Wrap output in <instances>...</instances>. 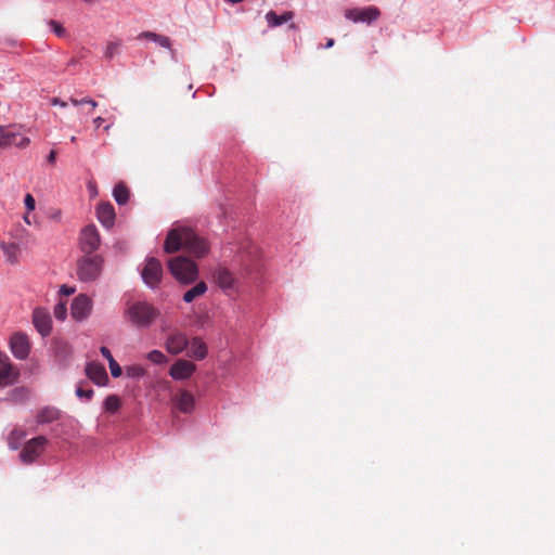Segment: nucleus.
Wrapping results in <instances>:
<instances>
[{
	"label": "nucleus",
	"mask_w": 555,
	"mask_h": 555,
	"mask_svg": "<svg viewBox=\"0 0 555 555\" xmlns=\"http://www.w3.org/2000/svg\"><path fill=\"white\" fill-rule=\"evenodd\" d=\"M181 248H185L197 258L206 256L209 251L206 240L197 236L192 229L186 227H177L170 230L164 244V250L167 254L176 253Z\"/></svg>",
	"instance_id": "f257e3e1"
},
{
	"label": "nucleus",
	"mask_w": 555,
	"mask_h": 555,
	"mask_svg": "<svg viewBox=\"0 0 555 555\" xmlns=\"http://www.w3.org/2000/svg\"><path fill=\"white\" fill-rule=\"evenodd\" d=\"M159 315V311L146 301L128 304L124 311L125 319L137 327H149Z\"/></svg>",
	"instance_id": "f03ea898"
},
{
	"label": "nucleus",
	"mask_w": 555,
	"mask_h": 555,
	"mask_svg": "<svg viewBox=\"0 0 555 555\" xmlns=\"http://www.w3.org/2000/svg\"><path fill=\"white\" fill-rule=\"evenodd\" d=\"M168 269L172 276L182 284L195 282L198 276L197 264L183 256L170 259L168 262Z\"/></svg>",
	"instance_id": "7ed1b4c3"
},
{
	"label": "nucleus",
	"mask_w": 555,
	"mask_h": 555,
	"mask_svg": "<svg viewBox=\"0 0 555 555\" xmlns=\"http://www.w3.org/2000/svg\"><path fill=\"white\" fill-rule=\"evenodd\" d=\"M104 260L100 255H85L77 262V276L82 282L96 280L103 269Z\"/></svg>",
	"instance_id": "20e7f679"
},
{
	"label": "nucleus",
	"mask_w": 555,
	"mask_h": 555,
	"mask_svg": "<svg viewBox=\"0 0 555 555\" xmlns=\"http://www.w3.org/2000/svg\"><path fill=\"white\" fill-rule=\"evenodd\" d=\"M163 273V266L158 259L154 257L145 259L144 266L141 270V278L147 287L151 289L157 288L162 282Z\"/></svg>",
	"instance_id": "39448f33"
},
{
	"label": "nucleus",
	"mask_w": 555,
	"mask_h": 555,
	"mask_svg": "<svg viewBox=\"0 0 555 555\" xmlns=\"http://www.w3.org/2000/svg\"><path fill=\"white\" fill-rule=\"evenodd\" d=\"M101 244L100 233L94 224L86 225L79 234V247L85 255H93Z\"/></svg>",
	"instance_id": "423d86ee"
},
{
	"label": "nucleus",
	"mask_w": 555,
	"mask_h": 555,
	"mask_svg": "<svg viewBox=\"0 0 555 555\" xmlns=\"http://www.w3.org/2000/svg\"><path fill=\"white\" fill-rule=\"evenodd\" d=\"M214 281L219 288L227 295H233L238 292V280L225 267H218L214 271Z\"/></svg>",
	"instance_id": "0eeeda50"
},
{
	"label": "nucleus",
	"mask_w": 555,
	"mask_h": 555,
	"mask_svg": "<svg viewBox=\"0 0 555 555\" xmlns=\"http://www.w3.org/2000/svg\"><path fill=\"white\" fill-rule=\"evenodd\" d=\"M47 439L43 436H38L30 439L25 443L20 452V459L24 464L34 463L44 451Z\"/></svg>",
	"instance_id": "6e6552de"
},
{
	"label": "nucleus",
	"mask_w": 555,
	"mask_h": 555,
	"mask_svg": "<svg viewBox=\"0 0 555 555\" xmlns=\"http://www.w3.org/2000/svg\"><path fill=\"white\" fill-rule=\"evenodd\" d=\"M380 16L376 7L354 8L345 11V17L353 23L371 24Z\"/></svg>",
	"instance_id": "1a4fd4ad"
},
{
	"label": "nucleus",
	"mask_w": 555,
	"mask_h": 555,
	"mask_svg": "<svg viewBox=\"0 0 555 555\" xmlns=\"http://www.w3.org/2000/svg\"><path fill=\"white\" fill-rule=\"evenodd\" d=\"M20 376V371L10 361L9 357L0 352V386L13 385Z\"/></svg>",
	"instance_id": "9d476101"
},
{
	"label": "nucleus",
	"mask_w": 555,
	"mask_h": 555,
	"mask_svg": "<svg viewBox=\"0 0 555 555\" xmlns=\"http://www.w3.org/2000/svg\"><path fill=\"white\" fill-rule=\"evenodd\" d=\"M10 349L18 360H25L30 352V343L26 334L14 333L10 338Z\"/></svg>",
	"instance_id": "9b49d317"
},
{
	"label": "nucleus",
	"mask_w": 555,
	"mask_h": 555,
	"mask_svg": "<svg viewBox=\"0 0 555 555\" xmlns=\"http://www.w3.org/2000/svg\"><path fill=\"white\" fill-rule=\"evenodd\" d=\"M29 143V138L23 137L12 131L10 127L0 126V147H8L14 145L23 149L28 146Z\"/></svg>",
	"instance_id": "f8f14e48"
},
{
	"label": "nucleus",
	"mask_w": 555,
	"mask_h": 555,
	"mask_svg": "<svg viewBox=\"0 0 555 555\" xmlns=\"http://www.w3.org/2000/svg\"><path fill=\"white\" fill-rule=\"evenodd\" d=\"M92 310V300L89 296L80 294L74 298L70 307V314L76 321L86 319Z\"/></svg>",
	"instance_id": "ddd939ff"
},
{
	"label": "nucleus",
	"mask_w": 555,
	"mask_h": 555,
	"mask_svg": "<svg viewBox=\"0 0 555 555\" xmlns=\"http://www.w3.org/2000/svg\"><path fill=\"white\" fill-rule=\"evenodd\" d=\"M33 323L36 330L44 337L51 333L52 320L49 311L44 308H36L33 312Z\"/></svg>",
	"instance_id": "4468645a"
},
{
	"label": "nucleus",
	"mask_w": 555,
	"mask_h": 555,
	"mask_svg": "<svg viewBox=\"0 0 555 555\" xmlns=\"http://www.w3.org/2000/svg\"><path fill=\"white\" fill-rule=\"evenodd\" d=\"M195 370L196 366L194 363L184 359H179L171 365L169 375L175 380H184L190 378Z\"/></svg>",
	"instance_id": "2eb2a0df"
},
{
	"label": "nucleus",
	"mask_w": 555,
	"mask_h": 555,
	"mask_svg": "<svg viewBox=\"0 0 555 555\" xmlns=\"http://www.w3.org/2000/svg\"><path fill=\"white\" fill-rule=\"evenodd\" d=\"M86 374L98 386H105L108 382L106 370L101 363H88L86 366Z\"/></svg>",
	"instance_id": "dca6fc26"
},
{
	"label": "nucleus",
	"mask_w": 555,
	"mask_h": 555,
	"mask_svg": "<svg viewBox=\"0 0 555 555\" xmlns=\"http://www.w3.org/2000/svg\"><path fill=\"white\" fill-rule=\"evenodd\" d=\"M96 217L100 223L111 229L115 224V209L111 203H102L96 207Z\"/></svg>",
	"instance_id": "f3484780"
},
{
	"label": "nucleus",
	"mask_w": 555,
	"mask_h": 555,
	"mask_svg": "<svg viewBox=\"0 0 555 555\" xmlns=\"http://www.w3.org/2000/svg\"><path fill=\"white\" fill-rule=\"evenodd\" d=\"M175 406L182 413H192L195 408V399L186 390L179 391L172 399Z\"/></svg>",
	"instance_id": "a211bd4d"
},
{
	"label": "nucleus",
	"mask_w": 555,
	"mask_h": 555,
	"mask_svg": "<svg viewBox=\"0 0 555 555\" xmlns=\"http://www.w3.org/2000/svg\"><path fill=\"white\" fill-rule=\"evenodd\" d=\"M188 345L189 341L186 336L181 333L172 334L166 340V349L171 354L181 353Z\"/></svg>",
	"instance_id": "6ab92c4d"
},
{
	"label": "nucleus",
	"mask_w": 555,
	"mask_h": 555,
	"mask_svg": "<svg viewBox=\"0 0 555 555\" xmlns=\"http://www.w3.org/2000/svg\"><path fill=\"white\" fill-rule=\"evenodd\" d=\"M294 17V13L292 11H285L283 14L278 15L274 11H269L266 13V21L268 26L271 28H275L281 26L284 23L292 21Z\"/></svg>",
	"instance_id": "aec40b11"
},
{
	"label": "nucleus",
	"mask_w": 555,
	"mask_h": 555,
	"mask_svg": "<svg viewBox=\"0 0 555 555\" xmlns=\"http://www.w3.org/2000/svg\"><path fill=\"white\" fill-rule=\"evenodd\" d=\"M189 356L195 360H203L207 356V345L198 337L192 339Z\"/></svg>",
	"instance_id": "412c9836"
},
{
	"label": "nucleus",
	"mask_w": 555,
	"mask_h": 555,
	"mask_svg": "<svg viewBox=\"0 0 555 555\" xmlns=\"http://www.w3.org/2000/svg\"><path fill=\"white\" fill-rule=\"evenodd\" d=\"M138 38L153 41L165 49L171 50V41L167 36L158 35L153 31H143L139 35Z\"/></svg>",
	"instance_id": "4be33fe9"
},
{
	"label": "nucleus",
	"mask_w": 555,
	"mask_h": 555,
	"mask_svg": "<svg viewBox=\"0 0 555 555\" xmlns=\"http://www.w3.org/2000/svg\"><path fill=\"white\" fill-rule=\"evenodd\" d=\"M207 291V285L204 281L198 282L192 288L186 291L183 295V300L188 304L192 302L196 297L204 295Z\"/></svg>",
	"instance_id": "5701e85b"
},
{
	"label": "nucleus",
	"mask_w": 555,
	"mask_h": 555,
	"mask_svg": "<svg viewBox=\"0 0 555 555\" xmlns=\"http://www.w3.org/2000/svg\"><path fill=\"white\" fill-rule=\"evenodd\" d=\"M59 416H60L59 410H56L54 408H44L39 412V414L37 416V422L40 424H47V423L56 421L59 418Z\"/></svg>",
	"instance_id": "b1692460"
},
{
	"label": "nucleus",
	"mask_w": 555,
	"mask_h": 555,
	"mask_svg": "<svg viewBox=\"0 0 555 555\" xmlns=\"http://www.w3.org/2000/svg\"><path fill=\"white\" fill-rule=\"evenodd\" d=\"M113 196L117 204L125 205L129 199V191L126 185L118 183L113 190Z\"/></svg>",
	"instance_id": "393cba45"
},
{
	"label": "nucleus",
	"mask_w": 555,
	"mask_h": 555,
	"mask_svg": "<svg viewBox=\"0 0 555 555\" xmlns=\"http://www.w3.org/2000/svg\"><path fill=\"white\" fill-rule=\"evenodd\" d=\"M26 434L23 429H13L9 437H8V443H9V447L12 449V450H16L18 449L21 442L24 440Z\"/></svg>",
	"instance_id": "a878e982"
},
{
	"label": "nucleus",
	"mask_w": 555,
	"mask_h": 555,
	"mask_svg": "<svg viewBox=\"0 0 555 555\" xmlns=\"http://www.w3.org/2000/svg\"><path fill=\"white\" fill-rule=\"evenodd\" d=\"M121 47V40H114L106 43L104 56L107 60H112L116 54L119 53Z\"/></svg>",
	"instance_id": "bb28decb"
},
{
	"label": "nucleus",
	"mask_w": 555,
	"mask_h": 555,
	"mask_svg": "<svg viewBox=\"0 0 555 555\" xmlns=\"http://www.w3.org/2000/svg\"><path fill=\"white\" fill-rule=\"evenodd\" d=\"M120 406V400L117 396L111 395L104 400V409L107 412L114 413Z\"/></svg>",
	"instance_id": "cd10ccee"
},
{
	"label": "nucleus",
	"mask_w": 555,
	"mask_h": 555,
	"mask_svg": "<svg viewBox=\"0 0 555 555\" xmlns=\"http://www.w3.org/2000/svg\"><path fill=\"white\" fill-rule=\"evenodd\" d=\"M146 358L154 364H165L167 363V357L159 350H152L146 354Z\"/></svg>",
	"instance_id": "c85d7f7f"
},
{
	"label": "nucleus",
	"mask_w": 555,
	"mask_h": 555,
	"mask_svg": "<svg viewBox=\"0 0 555 555\" xmlns=\"http://www.w3.org/2000/svg\"><path fill=\"white\" fill-rule=\"evenodd\" d=\"M126 375L130 378H141L145 375V370L139 364H132L126 367Z\"/></svg>",
	"instance_id": "c756f323"
},
{
	"label": "nucleus",
	"mask_w": 555,
	"mask_h": 555,
	"mask_svg": "<svg viewBox=\"0 0 555 555\" xmlns=\"http://www.w3.org/2000/svg\"><path fill=\"white\" fill-rule=\"evenodd\" d=\"M1 249L8 256L9 260L14 263L16 262L15 253L17 250V246L14 243H1Z\"/></svg>",
	"instance_id": "7c9ffc66"
},
{
	"label": "nucleus",
	"mask_w": 555,
	"mask_h": 555,
	"mask_svg": "<svg viewBox=\"0 0 555 555\" xmlns=\"http://www.w3.org/2000/svg\"><path fill=\"white\" fill-rule=\"evenodd\" d=\"M48 25L49 27L51 28V30L59 37V38H63L66 36V30L65 28L62 26L61 23H59L57 21L55 20H49L48 21Z\"/></svg>",
	"instance_id": "2f4dec72"
},
{
	"label": "nucleus",
	"mask_w": 555,
	"mask_h": 555,
	"mask_svg": "<svg viewBox=\"0 0 555 555\" xmlns=\"http://www.w3.org/2000/svg\"><path fill=\"white\" fill-rule=\"evenodd\" d=\"M69 102H70V104H72V105H74V106L88 104V105H90V106H91V108H92V109H93V108H95V107L98 106V103H96L93 99H91V98H89V96L82 98V99H80V100L75 99V98H70V99H69Z\"/></svg>",
	"instance_id": "473e14b6"
},
{
	"label": "nucleus",
	"mask_w": 555,
	"mask_h": 555,
	"mask_svg": "<svg viewBox=\"0 0 555 555\" xmlns=\"http://www.w3.org/2000/svg\"><path fill=\"white\" fill-rule=\"evenodd\" d=\"M24 204L27 212H31L36 208V201L30 193H27L24 197Z\"/></svg>",
	"instance_id": "72a5a7b5"
},
{
	"label": "nucleus",
	"mask_w": 555,
	"mask_h": 555,
	"mask_svg": "<svg viewBox=\"0 0 555 555\" xmlns=\"http://www.w3.org/2000/svg\"><path fill=\"white\" fill-rule=\"evenodd\" d=\"M108 366L111 370V374L113 377H119L122 373L120 365L116 362L115 359L108 362Z\"/></svg>",
	"instance_id": "f704fd0d"
},
{
	"label": "nucleus",
	"mask_w": 555,
	"mask_h": 555,
	"mask_svg": "<svg viewBox=\"0 0 555 555\" xmlns=\"http://www.w3.org/2000/svg\"><path fill=\"white\" fill-rule=\"evenodd\" d=\"M66 312H67V309L64 304H59L54 308V315L59 320H64L66 317Z\"/></svg>",
	"instance_id": "c9c22d12"
},
{
	"label": "nucleus",
	"mask_w": 555,
	"mask_h": 555,
	"mask_svg": "<svg viewBox=\"0 0 555 555\" xmlns=\"http://www.w3.org/2000/svg\"><path fill=\"white\" fill-rule=\"evenodd\" d=\"M93 390L92 389H82L80 386L76 389V396L80 399L85 398L86 400H90L93 397Z\"/></svg>",
	"instance_id": "e433bc0d"
},
{
	"label": "nucleus",
	"mask_w": 555,
	"mask_h": 555,
	"mask_svg": "<svg viewBox=\"0 0 555 555\" xmlns=\"http://www.w3.org/2000/svg\"><path fill=\"white\" fill-rule=\"evenodd\" d=\"M28 396V390L26 388H16L14 389L12 392H11V397L12 399L16 400V399H23L25 397Z\"/></svg>",
	"instance_id": "4c0bfd02"
},
{
	"label": "nucleus",
	"mask_w": 555,
	"mask_h": 555,
	"mask_svg": "<svg viewBox=\"0 0 555 555\" xmlns=\"http://www.w3.org/2000/svg\"><path fill=\"white\" fill-rule=\"evenodd\" d=\"M51 105L53 106H60V107H66L68 105V103H70L69 101L66 102V101H63L61 100L60 98H52L51 101H50Z\"/></svg>",
	"instance_id": "58836bf2"
},
{
	"label": "nucleus",
	"mask_w": 555,
	"mask_h": 555,
	"mask_svg": "<svg viewBox=\"0 0 555 555\" xmlns=\"http://www.w3.org/2000/svg\"><path fill=\"white\" fill-rule=\"evenodd\" d=\"M76 292V288L73 286L62 285L60 288V293L65 296L73 295Z\"/></svg>",
	"instance_id": "ea45409f"
},
{
	"label": "nucleus",
	"mask_w": 555,
	"mask_h": 555,
	"mask_svg": "<svg viewBox=\"0 0 555 555\" xmlns=\"http://www.w3.org/2000/svg\"><path fill=\"white\" fill-rule=\"evenodd\" d=\"M100 351H101V354L107 360V362H109L111 360L114 359V357L112 356L111 350L107 347L102 346L100 348Z\"/></svg>",
	"instance_id": "a19ab883"
},
{
	"label": "nucleus",
	"mask_w": 555,
	"mask_h": 555,
	"mask_svg": "<svg viewBox=\"0 0 555 555\" xmlns=\"http://www.w3.org/2000/svg\"><path fill=\"white\" fill-rule=\"evenodd\" d=\"M55 160H56V152L54 150H51L48 157H47V162L50 164V165H54L55 164Z\"/></svg>",
	"instance_id": "79ce46f5"
},
{
	"label": "nucleus",
	"mask_w": 555,
	"mask_h": 555,
	"mask_svg": "<svg viewBox=\"0 0 555 555\" xmlns=\"http://www.w3.org/2000/svg\"><path fill=\"white\" fill-rule=\"evenodd\" d=\"M103 121H104V119H103L101 116H99V117H96V118H94V119H93V124H94V126H95L96 128L101 127V125L103 124Z\"/></svg>",
	"instance_id": "37998d69"
},
{
	"label": "nucleus",
	"mask_w": 555,
	"mask_h": 555,
	"mask_svg": "<svg viewBox=\"0 0 555 555\" xmlns=\"http://www.w3.org/2000/svg\"><path fill=\"white\" fill-rule=\"evenodd\" d=\"M23 220L26 224L30 225L31 224V221H30V218H29V212H26V215L23 217Z\"/></svg>",
	"instance_id": "c03bdc74"
},
{
	"label": "nucleus",
	"mask_w": 555,
	"mask_h": 555,
	"mask_svg": "<svg viewBox=\"0 0 555 555\" xmlns=\"http://www.w3.org/2000/svg\"><path fill=\"white\" fill-rule=\"evenodd\" d=\"M333 46H334V39H328L325 44V48L328 49V48H332Z\"/></svg>",
	"instance_id": "a18cd8bd"
},
{
	"label": "nucleus",
	"mask_w": 555,
	"mask_h": 555,
	"mask_svg": "<svg viewBox=\"0 0 555 555\" xmlns=\"http://www.w3.org/2000/svg\"><path fill=\"white\" fill-rule=\"evenodd\" d=\"M244 0H225V2L230 3V4H237V3H241L243 2Z\"/></svg>",
	"instance_id": "49530a36"
},
{
	"label": "nucleus",
	"mask_w": 555,
	"mask_h": 555,
	"mask_svg": "<svg viewBox=\"0 0 555 555\" xmlns=\"http://www.w3.org/2000/svg\"><path fill=\"white\" fill-rule=\"evenodd\" d=\"M82 1H83V2H86V3H93V2H95L96 0H82Z\"/></svg>",
	"instance_id": "de8ad7c7"
},
{
	"label": "nucleus",
	"mask_w": 555,
	"mask_h": 555,
	"mask_svg": "<svg viewBox=\"0 0 555 555\" xmlns=\"http://www.w3.org/2000/svg\"><path fill=\"white\" fill-rule=\"evenodd\" d=\"M70 142H73V143H74V142H76V137H75V135H73V137L70 138Z\"/></svg>",
	"instance_id": "09e8293b"
},
{
	"label": "nucleus",
	"mask_w": 555,
	"mask_h": 555,
	"mask_svg": "<svg viewBox=\"0 0 555 555\" xmlns=\"http://www.w3.org/2000/svg\"><path fill=\"white\" fill-rule=\"evenodd\" d=\"M109 128H111V126H109V125H107V126H105V127H104V130H105V131H108V130H109Z\"/></svg>",
	"instance_id": "8fccbe9b"
}]
</instances>
